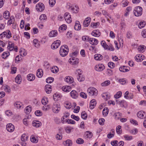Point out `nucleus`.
I'll return each mask as SVG.
<instances>
[{"label": "nucleus", "mask_w": 146, "mask_h": 146, "mask_svg": "<svg viewBox=\"0 0 146 146\" xmlns=\"http://www.w3.org/2000/svg\"><path fill=\"white\" fill-rule=\"evenodd\" d=\"M134 15L136 17L141 16L142 14V9L140 6L136 7L133 11Z\"/></svg>", "instance_id": "nucleus-1"}, {"label": "nucleus", "mask_w": 146, "mask_h": 146, "mask_svg": "<svg viewBox=\"0 0 146 146\" xmlns=\"http://www.w3.org/2000/svg\"><path fill=\"white\" fill-rule=\"evenodd\" d=\"M88 92L90 96H96L98 94V91L94 87H90L88 90Z\"/></svg>", "instance_id": "nucleus-2"}, {"label": "nucleus", "mask_w": 146, "mask_h": 146, "mask_svg": "<svg viewBox=\"0 0 146 146\" xmlns=\"http://www.w3.org/2000/svg\"><path fill=\"white\" fill-rule=\"evenodd\" d=\"M36 9L38 11H42L44 9V5L43 3H40L36 5Z\"/></svg>", "instance_id": "nucleus-3"}, {"label": "nucleus", "mask_w": 146, "mask_h": 146, "mask_svg": "<svg viewBox=\"0 0 146 146\" xmlns=\"http://www.w3.org/2000/svg\"><path fill=\"white\" fill-rule=\"evenodd\" d=\"M64 18L66 22L68 23H70L72 21L70 14L68 12L66 13L64 15Z\"/></svg>", "instance_id": "nucleus-4"}, {"label": "nucleus", "mask_w": 146, "mask_h": 146, "mask_svg": "<svg viewBox=\"0 0 146 146\" xmlns=\"http://www.w3.org/2000/svg\"><path fill=\"white\" fill-rule=\"evenodd\" d=\"M60 43V41L59 40H57L55 41L51 45L52 48L53 49L57 48L59 46Z\"/></svg>", "instance_id": "nucleus-5"}, {"label": "nucleus", "mask_w": 146, "mask_h": 146, "mask_svg": "<svg viewBox=\"0 0 146 146\" xmlns=\"http://www.w3.org/2000/svg\"><path fill=\"white\" fill-rule=\"evenodd\" d=\"M64 47H61L60 50V54L62 57L66 56L68 54V50H66L65 49H64Z\"/></svg>", "instance_id": "nucleus-6"}, {"label": "nucleus", "mask_w": 146, "mask_h": 146, "mask_svg": "<svg viewBox=\"0 0 146 146\" xmlns=\"http://www.w3.org/2000/svg\"><path fill=\"white\" fill-rule=\"evenodd\" d=\"M68 9L70 10L72 13H77L79 10V7L76 6H75L74 7L69 6Z\"/></svg>", "instance_id": "nucleus-7"}, {"label": "nucleus", "mask_w": 146, "mask_h": 146, "mask_svg": "<svg viewBox=\"0 0 146 146\" xmlns=\"http://www.w3.org/2000/svg\"><path fill=\"white\" fill-rule=\"evenodd\" d=\"M104 66L101 64H97L95 67V69L98 71H102L104 70Z\"/></svg>", "instance_id": "nucleus-8"}, {"label": "nucleus", "mask_w": 146, "mask_h": 146, "mask_svg": "<svg viewBox=\"0 0 146 146\" xmlns=\"http://www.w3.org/2000/svg\"><path fill=\"white\" fill-rule=\"evenodd\" d=\"M6 129L9 132H12L14 131L15 127L14 125L10 123L7 125Z\"/></svg>", "instance_id": "nucleus-9"}, {"label": "nucleus", "mask_w": 146, "mask_h": 146, "mask_svg": "<svg viewBox=\"0 0 146 146\" xmlns=\"http://www.w3.org/2000/svg\"><path fill=\"white\" fill-rule=\"evenodd\" d=\"M60 108V106L58 104L54 105L52 108L53 111L54 113H57L59 112V109H58Z\"/></svg>", "instance_id": "nucleus-10"}, {"label": "nucleus", "mask_w": 146, "mask_h": 146, "mask_svg": "<svg viewBox=\"0 0 146 146\" xmlns=\"http://www.w3.org/2000/svg\"><path fill=\"white\" fill-rule=\"evenodd\" d=\"M88 41L90 44L93 45H96L98 42L97 39L93 38H90L88 40Z\"/></svg>", "instance_id": "nucleus-11"}, {"label": "nucleus", "mask_w": 146, "mask_h": 146, "mask_svg": "<svg viewBox=\"0 0 146 146\" xmlns=\"http://www.w3.org/2000/svg\"><path fill=\"white\" fill-rule=\"evenodd\" d=\"M70 94L71 96L73 98L75 99L78 97V93L75 90L72 91Z\"/></svg>", "instance_id": "nucleus-12"}, {"label": "nucleus", "mask_w": 146, "mask_h": 146, "mask_svg": "<svg viewBox=\"0 0 146 146\" xmlns=\"http://www.w3.org/2000/svg\"><path fill=\"white\" fill-rule=\"evenodd\" d=\"M102 13L106 17L107 19V21L109 22H110V20H109L108 17L110 19H111V17L109 14L105 10H103L102 11Z\"/></svg>", "instance_id": "nucleus-13"}, {"label": "nucleus", "mask_w": 146, "mask_h": 146, "mask_svg": "<svg viewBox=\"0 0 146 146\" xmlns=\"http://www.w3.org/2000/svg\"><path fill=\"white\" fill-rule=\"evenodd\" d=\"M145 113L143 111H139L137 113V115L139 118L144 119L146 117V116L145 115Z\"/></svg>", "instance_id": "nucleus-14"}, {"label": "nucleus", "mask_w": 146, "mask_h": 146, "mask_svg": "<svg viewBox=\"0 0 146 146\" xmlns=\"http://www.w3.org/2000/svg\"><path fill=\"white\" fill-rule=\"evenodd\" d=\"M92 35L95 37H99L101 35V33L98 30L93 31L91 33Z\"/></svg>", "instance_id": "nucleus-15"}, {"label": "nucleus", "mask_w": 146, "mask_h": 146, "mask_svg": "<svg viewBox=\"0 0 146 146\" xmlns=\"http://www.w3.org/2000/svg\"><path fill=\"white\" fill-rule=\"evenodd\" d=\"M96 102L95 99H93L90 102V109H93L96 106Z\"/></svg>", "instance_id": "nucleus-16"}, {"label": "nucleus", "mask_w": 146, "mask_h": 146, "mask_svg": "<svg viewBox=\"0 0 146 146\" xmlns=\"http://www.w3.org/2000/svg\"><path fill=\"white\" fill-rule=\"evenodd\" d=\"M27 79L29 81H31L34 80L35 78L34 75L33 74H28L27 76Z\"/></svg>", "instance_id": "nucleus-17"}, {"label": "nucleus", "mask_w": 146, "mask_h": 146, "mask_svg": "<svg viewBox=\"0 0 146 146\" xmlns=\"http://www.w3.org/2000/svg\"><path fill=\"white\" fill-rule=\"evenodd\" d=\"M52 86L49 84L46 85L45 87V90L47 94L50 93L52 90Z\"/></svg>", "instance_id": "nucleus-18"}, {"label": "nucleus", "mask_w": 146, "mask_h": 146, "mask_svg": "<svg viewBox=\"0 0 146 146\" xmlns=\"http://www.w3.org/2000/svg\"><path fill=\"white\" fill-rule=\"evenodd\" d=\"M15 82L18 84L21 83L22 81V78L21 75L19 74L17 75L15 78Z\"/></svg>", "instance_id": "nucleus-19"}, {"label": "nucleus", "mask_w": 146, "mask_h": 146, "mask_svg": "<svg viewBox=\"0 0 146 146\" xmlns=\"http://www.w3.org/2000/svg\"><path fill=\"white\" fill-rule=\"evenodd\" d=\"M74 28L75 30L77 31L79 30L81 28V25L79 21H76Z\"/></svg>", "instance_id": "nucleus-20"}, {"label": "nucleus", "mask_w": 146, "mask_h": 146, "mask_svg": "<svg viewBox=\"0 0 146 146\" xmlns=\"http://www.w3.org/2000/svg\"><path fill=\"white\" fill-rule=\"evenodd\" d=\"M90 18H86L84 21L83 23L84 26L85 27H88L90 24Z\"/></svg>", "instance_id": "nucleus-21"}, {"label": "nucleus", "mask_w": 146, "mask_h": 146, "mask_svg": "<svg viewBox=\"0 0 146 146\" xmlns=\"http://www.w3.org/2000/svg\"><path fill=\"white\" fill-rule=\"evenodd\" d=\"M43 75V72L41 69H38L36 72V76L38 78H41Z\"/></svg>", "instance_id": "nucleus-22"}, {"label": "nucleus", "mask_w": 146, "mask_h": 146, "mask_svg": "<svg viewBox=\"0 0 146 146\" xmlns=\"http://www.w3.org/2000/svg\"><path fill=\"white\" fill-rule=\"evenodd\" d=\"M71 87L69 86H65L62 88V90L64 92H68L71 91Z\"/></svg>", "instance_id": "nucleus-23"}, {"label": "nucleus", "mask_w": 146, "mask_h": 146, "mask_svg": "<svg viewBox=\"0 0 146 146\" xmlns=\"http://www.w3.org/2000/svg\"><path fill=\"white\" fill-rule=\"evenodd\" d=\"M63 144L65 146H71L72 145V142L71 140L68 139L63 142Z\"/></svg>", "instance_id": "nucleus-24"}, {"label": "nucleus", "mask_w": 146, "mask_h": 146, "mask_svg": "<svg viewBox=\"0 0 146 146\" xmlns=\"http://www.w3.org/2000/svg\"><path fill=\"white\" fill-rule=\"evenodd\" d=\"M57 32L56 30H54L51 31L49 33V36L50 37H54L56 36Z\"/></svg>", "instance_id": "nucleus-25"}, {"label": "nucleus", "mask_w": 146, "mask_h": 146, "mask_svg": "<svg viewBox=\"0 0 146 146\" xmlns=\"http://www.w3.org/2000/svg\"><path fill=\"white\" fill-rule=\"evenodd\" d=\"M94 58L98 60H101L103 58V56L100 54H96L94 56Z\"/></svg>", "instance_id": "nucleus-26"}, {"label": "nucleus", "mask_w": 146, "mask_h": 146, "mask_svg": "<svg viewBox=\"0 0 146 146\" xmlns=\"http://www.w3.org/2000/svg\"><path fill=\"white\" fill-rule=\"evenodd\" d=\"M143 58L144 57L143 56ZM135 60L137 62L141 61H142L143 58H142V56L140 54L137 55L135 57Z\"/></svg>", "instance_id": "nucleus-27"}, {"label": "nucleus", "mask_w": 146, "mask_h": 146, "mask_svg": "<svg viewBox=\"0 0 146 146\" xmlns=\"http://www.w3.org/2000/svg\"><path fill=\"white\" fill-rule=\"evenodd\" d=\"M32 125L33 126L37 127L41 125V123L39 121H33Z\"/></svg>", "instance_id": "nucleus-28"}, {"label": "nucleus", "mask_w": 146, "mask_h": 146, "mask_svg": "<svg viewBox=\"0 0 146 146\" xmlns=\"http://www.w3.org/2000/svg\"><path fill=\"white\" fill-rule=\"evenodd\" d=\"M39 19L41 22H44L47 19L46 15L44 14H42L40 17Z\"/></svg>", "instance_id": "nucleus-29"}, {"label": "nucleus", "mask_w": 146, "mask_h": 146, "mask_svg": "<svg viewBox=\"0 0 146 146\" xmlns=\"http://www.w3.org/2000/svg\"><path fill=\"white\" fill-rule=\"evenodd\" d=\"M126 66H123L120 67L119 68V70L121 72H128L129 71V70L127 68H126Z\"/></svg>", "instance_id": "nucleus-30"}, {"label": "nucleus", "mask_w": 146, "mask_h": 146, "mask_svg": "<svg viewBox=\"0 0 146 146\" xmlns=\"http://www.w3.org/2000/svg\"><path fill=\"white\" fill-rule=\"evenodd\" d=\"M117 103L120 105V106L123 107L124 106V105L126 104V102L124 100H122L120 101H118V100H116Z\"/></svg>", "instance_id": "nucleus-31"}, {"label": "nucleus", "mask_w": 146, "mask_h": 146, "mask_svg": "<svg viewBox=\"0 0 146 146\" xmlns=\"http://www.w3.org/2000/svg\"><path fill=\"white\" fill-rule=\"evenodd\" d=\"M10 55L9 52L6 51L4 52L2 54V57L3 59L6 58Z\"/></svg>", "instance_id": "nucleus-32"}, {"label": "nucleus", "mask_w": 146, "mask_h": 146, "mask_svg": "<svg viewBox=\"0 0 146 146\" xmlns=\"http://www.w3.org/2000/svg\"><path fill=\"white\" fill-rule=\"evenodd\" d=\"M85 135L86 137V138H90L92 136V133L89 131H86L85 133Z\"/></svg>", "instance_id": "nucleus-33"}, {"label": "nucleus", "mask_w": 146, "mask_h": 146, "mask_svg": "<svg viewBox=\"0 0 146 146\" xmlns=\"http://www.w3.org/2000/svg\"><path fill=\"white\" fill-rule=\"evenodd\" d=\"M9 12L8 11H6L3 13V17L5 19H7L9 18Z\"/></svg>", "instance_id": "nucleus-34"}, {"label": "nucleus", "mask_w": 146, "mask_h": 146, "mask_svg": "<svg viewBox=\"0 0 146 146\" xmlns=\"http://www.w3.org/2000/svg\"><path fill=\"white\" fill-rule=\"evenodd\" d=\"M28 138V136L25 134L22 135L21 136V139L22 141L25 142L27 141Z\"/></svg>", "instance_id": "nucleus-35"}, {"label": "nucleus", "mask_w": 146, "mask_h": 146, "mask_svg": "<svg viewBox=\"0 0 146 146\" xmlns=\"http://www.w3.org/2000/svg\"><path fill=\"white\" fill-rule=\"evenodd\" d=\"M51 71L53 73H56L58 71V69L57 67L54 66L51 68Z\"/></svg>", "instance_id": "nucleus-36"}, {"label": "nucleus", "mask_w": 146, "mask_h": 146, "mask_svg": "<svg viewBox=\"0 0 146 146\" xmlns=\"http://www.w3.org/2000/svg\"><path fill=\"white\" fill-rule=\"evenodd\" d=\"M65 81L66 82L69 83H72L73 82V80L71 79L70 77L69 76L66 77L65 78Z\"/></svg>", "instance_id": "nucleus-37"}, {"label": "nucleus", "mask_w": 146, "mask_h": 146, "mask_svg": "<svg viewBox=\"0 0 146 146\" xmlns=\"http://www.w3.org/2000/svg\"><path fill=\"white\" fill-rule=\"evenodd\" d=\"M31 141L34 143H37L38 141V140L36 138L34 137V135H32L31 137Z\"/></svg>", "instance_id": "nucleus-38"}, {"label": "nucleus", "mask_w": 146, "mask_h": 146, "mask_svg": "<svg viewBox=\"0 0 146 146\" xmlns=\"http://www.w3.org/2000/svg\"><path fill=\"white\" fill-rule=\"evenodd\" d=\"M108 110L107 108H104L102 111V114L104 116H106L108 114Z\"/></svg>", "instance_id": "nucleus-39"}, {"label": "nucleus", "mask_w": 146, "mask_h": 146, "mask_svg": "<svg viewBox=\"0 0 146 146\" xmlns=\"http://www.w3.org/2000/svg\"><path fill=\"white\" fill-rule=\"evenodd\" d=\"M77 78L78 80L80 82L83 81L85 80L84 77L82 75H78Z\"/></svg>", "instance_id": "nucleus-40"}, {"label": "nucleus", "mask_w": 146, "mask_h": 146, "mask_svg": "<svg viewBox=\"0 0 146 146\" xmlns=\"http://www.w3.org/2000/svg\"><path fill=\"white\" fill-rule=\"evenodd\" d=\"M22 104L20 102H15L14 104V106L17 108H20L21 107Z\"/></svg>", "instance_id": "nucleus-41"}, {"label": "nucleus", "mask_w": 146, "mask_h": 146, "mask_svg": "<svg viewBox=\"0 0 146 146\" xmlns=\"http://www.w3.org/2000/svg\"><path fill=\"white\" fill-rule=\"evenodd\" d=\"M65 107L67 109H70L72 107L71 104L70 102H66L64 104Z\"/></svg>", "instance_id": "nucleus-42"}, {"label": "nucleus", "mask_w": 146, "mask_h": 146, "mask_svg": "<svg viewBox=\"0 0 146 146\" xmlns=\"http://www.w3.org/2000/svg\"><path fill=\"white\" fill-rule=\"evenodd\" d=\"M101 44L105 49H107L108 48V46L106 44L104 41H102L101 42Z\"/></svg>", "instance_id": "nucleus-43"}, {"label": "nucleus", "mask_w": 146, "mask_h": 146, "mask_svg": "<svg viewBox=\"0 0 146 146\" xmlns=\"http://www.w3.org/2000/svg\"><path fill=\"white\" fill-rule=\"evenodd\" d=\"M110 84V82L109 80H107L101 84L102 86H106L109 85Z\"/></svg>", "instance_id": "nucleus-44"}, {"label": "nucleus", "mask_w": 146, "mask_h": 146, "mask_svg": "<svg viewBox=\"0 0 146 146\" xmlns=\"http://www.w3.org/2000/svg\"><path fill=\"white\" fill-rule=\"evenodd\" d=\"M48 102V99L46 97L43 98L41 100V102L44 105H46Z\"/></svg>", "instance_id": "nucleus-45"}, {"label": "nucleus", "mask_w": 146, "mask_h": 146, "mask_svg": "<svg viewBox=\"0 0 146 146\" xmlns=\"http://www.w3.org/2000/svg\"><path fill=\"white\" fill-rule=\"evenodd\" d=\"M67 29L66 26L64 24H63L59 28V31H60V30L62 31H63Z\"/></svg>", "instance_id": "nucleus-46"}, {"label": "nucleus", "mask_w": 146, "mask_h": 146, "mask_svg": "<svg viewBox=\"0 0 146 146\" xmlns=\"http://www.w3.org/2000/svg\"><path fill=\"white\" fill-rule=\"evenodd\" d=\"M31 107L29 106H27L25 110V112L26 113L28 114L31 111Z\"/></svg>", "instance_id": "nucleus-47"}, {"label": "nucleus", "mask_w": 146, "mask_h": 146, "mask_svg": "<svg viewBox=\"0 0 146 146\" xmlns=\"http://www.w3.org/2000/svg\"><path fill=\"white\" fill-rule=\"evenodd\" d=\"M144 47L145 46L143 45H140L138 48V50L139 51L143 52L144 51Z\"/></svg>", "instance_id": "nucleus-48"}, {"label": "nucleus", "mask_w": 146, "mask_h": 146, "mask_svg": "<svg viewBox=\"0 0 146 146\" xmlns=\"http://www.w3.org/2000/svg\"><path fill=\"white\" fill-rule=\"evenodd\" d=\"M81 117L82 118L86 119L87 117V115L86 113L84 111H82L81 113Z\"/></svg>", "instance_id": "nucleus-49"}, {"label": "nucleus", "mask_w": 146, "mask_h": 146, "mask_svg": "<svg viewBox=\"0 0 146 146\" xmlns=\"http://www.w3.org/2000/svg\"><path fill=\"white\" fill-rule=\"evenodd\" d=\"M121 128V126L120 125H118L116 128V131L117 133L119 134H120L122 133V131L120 130Z\"/></svg>", "instance_id": "nucleus-50"}, {"label": "nucleus", "mask_w": 146, "mask_h": 146, "mask_svg": "<svg viewBox=\"0 0 146 146\" xmlns=\"http://www.w3.org/2000/svg\"><path fill=\"white\" fill-rule=\"evenodd\" d=\"M122 95V93L121 91H119L115 95L114 97L115 98H118L120 97Z\"/></svg>", "instance_id": "nucleus-51"}, {"label": "nucleus", "mask_w": 146, "mask_h": 146, "mask_svg": "<svg viewBox=\"0 0 146 146\" xmlns=\"http://www.w3.org/2000/svg\"><path fill=\"white\" fill-rule=\"evenodd\" d=\"M38 40L37 39H35L33 40L34 45L36 47H38L40 46V44L38 43Z\"/></svg>", "instance_id": "nucleus-52"}, {"label": "nucleus", "mask_w": 146, "mask_h": 146, "mask_svg": "<svg viewBox=\"0 0 146 146\" xmlns=\"http://www.w3.org/2000/svg\"><path fill=\"white\" fill-rule=\"evenodd\" d=\"M70 62H69L70 63L73 65H75L78 64L79 62V59L78 58H76V60H71Z\"/></svg>", "instance_id": "nucleus-53"}, {"label": "nucleus", "mask_w": 146, "mask_h": 146, "mask_svg": "<svg viewBox=\"0 0 146 146\" xmlns=\"http://www.w3.org/2000/svg\"><path fill=\"white\" fill-rule=\"evenodd\" d=\"M54 80V79L53 78L49 77L46 79V82L47 83H50L53 81Z\"/></svg>", "instance_id": "nucleus-54"}, {"label": "nucleus", "mask_w": 146, "mask_h": 146, "mask_svg": "<svg viewBox=\"0 0 146 146\" xmlns=\"http://www.w3.org/2000/svg\"><path fill=\"white\" fill-rule=\"evenodd\" d=\"M145 25V22H140L138 25V27L139 28L141 29L143 28Z\"/></svg>", "instance_id": "nucleus-55"}, {"label": "nucleus", "mask_w": 146, "mask_h": 146, "mask_svg": "<svg viewBox=\"0 0 146 146\" xmlns=\"http://www.w3.org/2000/svg\"><path fill=\"white\" fill-rule=\"evenodd\" d=\"M119 82L122 85L125 84L126 83H127V80L125 79H120L119 80Z\"/></svg>", "instance_id": "nucleus-56"}, {"label": "nucleus", "mask_w": 146, "mask_h": 146, "mask_svg": "<svg viewBox=\"0 0 146 146\" xmlns=\"http://www.w3.org/2000/svg\"><path fill=\"white\" fill-rule=\"evenodd\" d=\"M124 137L125 140L127 141L131 140L133 139V137L132 136H129L128 135H125Z\"/></svg>", "instance_id": "nucleus-57"}, {"label": "nucleus", "mask_w": 146, "mask_h": 146, "mask_svg": "<svg viewBox=\"0 0 146 146\" xmlns=\"http://www.w3.org/2000/svg\"><path fill=\"white\" fill-rule=\"evenodd\" d=\"M20 52L21 56H25L27 54L25 50L24 49H23L22 50H21L20 51Z\"/></svg>", "instance_id": "nucleus-58"}, {"label": "nucleus", "mask_w": 146, "mask_h": 146, "mask_svg": "<svg viewBox=\"0 0 146 146\" xmlns=\"http://www.w3.org/2000/svg\"><path fill=\"white\" fill-rule=\"evenodd\" d=\"M109 67L111 68H113L115 66V64L112 62H109L108 64Z\"/></svg>", "instance_id": "nucleus-59"}, {"label": "nucleus", "mask_w": 146, "mask_h": 146, "mask_svg": "<svg viewBox=\"0 0 146 146\" xmlns=\"http://www.w3.org/2000/svg\"><path fill=\"white\" fill-rule=\"evenodd\" d=\"M122 6L123 7H125L128 5L129 2L127 0H123L122 1Z\"/></svg>", "instance_id": "nucleus-60"}, {"label": "nucleus", "mask_w": 146, "mask_h": 146, "mask_svg": "<svg viewBox=\"0 0 146 146\" xmlns=\"http://www.w3.org/2000/svg\"><path fill=\"white\" fill-rule=\"evenodd\" d=\"M22 59L21 57H19V55H17L16 56L15 59V62L16 63H18L20 60Z\"/></svg>", "instance_id": "nucleus-61"}, {"label": "nucleus", "mask_w": 146, "mask_h": 146, "mask_svg": "<svg viewBox=\"0 0 146 146\" xmlns=\"http://www.w3.org/2000/svg\"><path fill=\"white\" fill-rule=\"evenodd\" d=\"M77 143L79 144H82L84 142V141L81 138H78L76 141Z\"/></svg>", "instance_id": "nucleus-62"}, {"label": "nucleus", "mask_w": 146, "mask_h": 146, "mask_svg": "<svg viewBox=\"0 0 146 146\" xmlns=\"http://www.w3.org/2000/svg\"><path fill=\"white\" fill-rule=\"evenodd\" d=\"M7 35H6V37L8 38H9L11 37V33L9 30L7 31Z\"/></svg>", "instance_id": "nucleus-63"}, {"label": "nucleus", "mask_w": 146, "mask_h": 146, "mask_svg": "<svg viewBox=\"0 0 146 146\" xmlns=\"http://www.w3.org/2000/svg\"><path fill=\"white\" fill-rule=\"evenodd\" d=\"M56 3L55 0H49V3L50 5L53 6Z\"/></svg>", "instance_id": "nucleus-64"}]
</instances>
